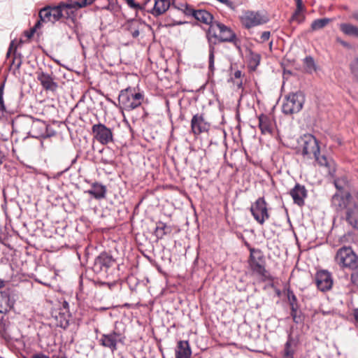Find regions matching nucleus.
Returning a JSON list of instances; mask_svg holds the SVG:
<instances>
[{
	"instance_id": "nucleus-3",
	"label": "nucleus",
	"mask_w": 358,
	"mask_h": 358,
	"mask_svg": "<svg viewBox=\"0 0 358 358\" xmlns=\"http://www.w3.org/2000/svg\"><path fill=\"white\" fill-rule=\"evenodd\" d=\"M70 10L68 3H61L58 6L44 7L39 11V21L41 23L50 22L54 24L62 19L69 18L72 12Z\"/></svg>"
},
{
	"instance_id": "nucleus-38",
	"label": "nucleus",
	"mask_w": 358,
	"mask_h": 358,
	"mask_svg": "<svg viewBox=\"0 0 358 358\" xmlns=\"http://www.w3.org/2000/svg\"><path fill=\"white\" fill-rule=\"evenodd\" d=\"M351 279L352 282L358 286V267L351 274Z\"/></svg>"
},
{
	"instance_id": "nucleus-25",
	"label": "nucleus",
	"mask_w": 358,
	"mask_h": 358,
	"mask_svg": "<svg viewBox=\"0 0 358 358\" xmlns=\"http://www.w3.org/2000/svg\"><path fill=\"white\" fill-rule=\"evenodd\" d=\"M259 127L262 134H271L272 133V122L271 118L264 114L258 117Z\"/></svg>"
},
{
	"instance_id": "nucleus-27",
	"label": "nucleus",
	"mask_w": 358,
	"mask_h": 358,
	"mask_svg": "<svg viewBox=\"0 0 358 358\" xmlns=\"http://www.w3.org/2000/svg\"><path fill=\"white\" fill-rule=\"evenodd\" d=\"M169 0H155L152 13L155 15H162L169 9Z\"/></svg>"
},
{
	"instance_id": "nucleus-41",
	"label": "nucleus",
	"mask_w": 358,
	"mask_h": 358,
	"mask_svg": "<svg viewBox=\"0 0 358 358\" xmlns=\"http://www.w3.org/2000/svg\"><path fill=\"white\" fill-rule=\"evenodd\" d=\"M0 110H5L3 96H2V90H0Z\"/></svg>"
},
{
	"instance_id": "nucleus-8",
	"label": "nucleus",
	"mask_w": 358,
	"mask_h": 358,
	"mask_svg": "<svg viewBox=\"0 0 358 358\" xmlns=\"http://www.w3.org/2000/svg\"><path fill=\"white\" fill-rule=\"evenodd\" d=\"M335 261L342 268H357V257L350 247L344 246L340 248L336 255Z\"/></svg>"
},
{
	"instance_id": "nucleus-17",
	"label": "nucleus",
	"mask_w": 358,
	"mask_h": 358,
	"mask_svg": "<svg viewBox=\"0 0 358 358\" xmlns=\"http://www.w3.org/2000/svg\"><path fill=\"white\" fill-rule=\"evenodd\" d=\"M352 196L349 192L345 193H336L331 199L332 205L337 210L346 209L352 202Z\"/></svg>"
},
{
	"instance_id": "nucleus-40",
	"label": "nucleus",
	"mask_w": 358,
	"mask_h": 358,
	"mask_svg": "<svg viewBox=\"0 0 358 358\" xmlns=\"http://www.w3.org/2000/svg\"><path fill=\"white\" fill-rule=\"evenodd\" d=\"M296 312H297V310H295L294 312L291 310V316L295 323H299V320L296 316Z\"/></svg>"
},
{
	"instance_id": "nucleus-6",
	"label": "nucleus",
	"mask_w": 358,
	"mask_h": 358,
	"mask_svg": "<svg viewBox=\"0 0 358 358\" xmlns=\"http://www.w3.org/2000/svg\"><path fill=\"white\" fill-rule=\"evenodd\" d=\"M122 323L115 322L114 329L109 334H104L101 336L99 342L100 344L109 348L112 352L117 350V344L118 343H124L125 339L124 329H120L119 326Z\"/></svg>"
},
{
	"instance_id": "nucleus-11",
	"label": "nucleus",
	"mask_w": 358,
	"mask_h": 358,
	"mask_svg": "<svg viewBox=\"0 0 358 358\" xmlns=\"http://www.w3.org/2000/svg\"><path fill=\"white\" fill-rule=\"evenodd\" d=\"M92 131L94 138L102 145H106L113 141L111 129L103 124H94L92 127Z\"/></svg>"
},
{
	"instance_id": "nucleus-45",
	"label": "nucleus",
	"mask_w": 358,
	"mask_h": 358,
	"mask_svg": "<svg viewBox=\"0 0 358 358\" xmlns=\"http://www.w3.org/2000/svg\"><path fill=\"white\" fill-rule=\"evenodd\" d=\"M354 317L357 322H358V308L355 309L354 311Z\"/></svg>"
},
{
	"instance_id": "nucleus-5",
	"label": "nucleus",
	"mask_w": 358,
	"mask_h": 358,
	"mask_svg": "<svg viewBox=\"0 0 358 358\" xmlns=\"http://www.w3.org/2000/svg\"><path fill=\"white\" fill-rule=\"evenodd\" d=\"M240 20L245 28L250 29L267 23L269 18L264 11L246 10L242 12Z\"/></svg>"
},
{
	"instance_id": "nucleus-20",
	"label": "nucleus",
	"mask_w": 358,
	"mask_h": 358,
	"mask_svg": "<svg viewBox=\"0 0 358 358\" xmlns=\"http://www.w3.org/2000/svg\"><path fill=\"white\" fill-rule=\"evenodd\" d=\"M290 194L294 200V203L299 206L304 204V199L307 196V192L304 186L296 184L290 191Z\"/></svg>"
},
{
	"instance_id": "nucleus-47",
	"label": "nucleus",
	"mask_w": 358,
	"mask_h": 358,
	"mask_svg": "<svg viewBox=\"0 0 358 358\" xmlns=\"http://www.w3.org/2000/svg\"><path fill=\"white\" fill-rule=\"evenodd\" d=\"M34 358H49L48 357L44 355H37L34 357Z\"/></svg>"
},
{
	"instance_id": "nucleus-42",
	"label": "nucleus",
	"mask_w": 358,
	"mask_h": 358,
	"mask_svg": "<svg viewBox=\"0 0 358 358\" xmlns=\"http://www.w3.org/2000/svg\"><path fill=\"white\" fill-rule=\"evenodd\" d=\"M131 34L134 38H136L139 35L138 29L131 30Z\"/></svg>"
},
{
	"instance_id": "nucleus-43",
	"label": "nucleus",
	"mask_w": 358,
	"mask_h": 358,
	"mask_svg": "<svg viewBox=\"0 0 358 358\" xmlns=\"http://www.w3.org/2000/svg\"><path fill=\"white\" fill-rule=\"evenodd\" d=\"M127 3H128V4H129L131 7H132V8H136V7H137V5H136V4H135V3H134V1H133V0H127Z\"/></svg>"
},
{
	"instance_id": "nucleus-46",
	"label": "nucleus",
	"mask_w": 358,
	"mask_h": 358,
	"mask_svg": "<svg viewBox=\"0 0 358 358\" xmlns=\"http://www.w3.org/2000/svg\"><path fill=\"white\" fill-rule=\"evenodd\" d=\"M234 76L235 78H238L241 76V71H236L235 73H234Z\"/></svg>"
},
{
	"instance_id": "nucleus-24",
	"label": "nucleus",
	"mask_w": 358,
	"mask_h": 358,
	"mask_svg": "<svg viewBox=\"0 0 358 358\" xmlns=\"http://www.w3.org/2000/svg\"><path fill=\"white\" fill-rule=\"evenodd\" d=\"M106 191L105 185L99 182H94L92 185L91 189H88L86 192L96 199H101L105 198Z\"/></svg>"
},
{
	"instance_id": "nucleus-35",
	"label": "nucleus",
	"mask_w": 358,
	"mask_h": 358,
	"mask_svg": "<svg viewBox=\"0 0 358 358\" xmlns=\"http://www.w3.org/2000/svg\"><path fill=\"white\" fill-rule=\"evenodd\" d=\"M250 64L254 67H257L260 62L261 56L259 54L250 52Z\"/></svg>"
},
{
	"instance_id": "nucleus-33",
	"label": "nucleus",
	"mask_w": 358,
	"mask_h": 358,
	"mask_svg": "<svg viewBox=\"0 0 358 358\" xmlns=\"http://www.w3.org/2000/svg\"><path fill=\"white\" fill-rule=\"evenodd\" d=\"M287 299L289 303V305L291 306V310L294 312L295 310H298V303H297V299L296 296L294 294L292 291L288 290L287 292Z\"/></svg>"
},
{
	"instance_id": "nucleus-48",
	"label": "nucleus",
	"mask_w": 358,
	"mask_h": 358,
	"mask_svg": "<svg viewBox=\"0 0 358 358\" xmlns=\"http://www.w3.org/2000/svg\"><path fill=\"white\" fill-rule=\"evenodd\" d=\"M68 324H69L68 322L66 321L65 324H64V325L61 324V326L63 327L64 328H66L68 326Z\"/></svg>"
},
{
	"instance_id": "nucleus-26",
	"label": "nucleus",
	"mask_w": 358,
	"mask_h": 358,
	"mask_svg": "<svg viewBox=\"0 0 358 358\" xmlns=\"http://www.w3.org/2000/svg\"><path fill=\"white\" fill-rule=\"evenodd\" d=\"M13 306L10 299L9 293L7 291L0 292V313H7Z\"/></svg>"
},
{
	"instance_id": "nucleus-16",
	"label": "nucleus",
	"mask_w": 358,
	"mask_h": 358,
	"mask_svg": "<svg viewBox=\"0 0 358 358\" xmlns=\"http://www.w3.org/2000/svg\"><path fill=\"white\" fill-rule=\"evenodd\" d=\"M315 283L320 291L329 290L333 285V280L330 273L327 271H318L315 275Z\"/></svg>"
},
{
	"instance_id": "nucleus-36",
	"label": "nucleus",
	"mask_w": 358,
	"mask_h": 358,
	"mask_svg": "<svg viewBox=\"0 0 358 358\" xmlns=\"http://www.w3.org/2000/svg\"><path fill=\"white\" fill-rule=\"evenodd\" d=\"M334 185L338 190L344 189L348 185V182L345 178H338L335 180Z\"/></svg>"
},
{
	"instance_id": "nucleus-30",
	"label": "nucleus",
	"mask_w": 358,
	"mask_h": 358,
	"mask_svg": "<svg viewBox=\"0 0 358 358\" xmlns=\"http://www.w3.org/2000/svg\"><path fill=\"white\" fill-rule=\"evenodd\" d=\"M341 30L346 35L358 38V27L351 24L343 23L340 26Z\"/></svg>"
},
{
	"instance_id": "nucleus-18",
	"label": "nucleus",
	"mask_w": 358,
	"mask_h": 358,
	"mask_svg": "<svg viewBox=\"0 0 358 358\" xmlns=\"http://www.w3.org/2000/svg\"><path fill=\"white\" fill-rule=\"evenodd\" d=\"M37 79L45 90L55 91L58 87L51 75L43 71H37Z\"/></svg>"
},
{
	"instance_id": "nucleus-9",
	"label": "nucleus",
	"mask_w": 358,
	"mask_h": 358,
	"mask_svg": "<svg viewBox=\"0 0 358 358\" xmlns=\"http://www.w3.org/2000/svg\"><path fill=\"white\" fill-rule=\"evenodd\" d=\"M249 265L251 270L265 280L268 277V272L265 268V261L262 252L259 250L250 249Z\"/></svg>"
},
{
	"instance_id": "nucleus-4",
	"label": "nucleus",
	"mask_w": 358,
	"mask_h": 358,
	"mask_svg": "<svg viewBox=\"0 0 358 358\" xmlns=\"http://www.w3.org/2000/svg\"><path fill=\"white\" fill-rule=\"evenodd\" d=\"M144 100V94L135 88L127 87L120 91L118 102L122 108L131 111L140 106Z\"/></svg>"
},
{
	"instance_id": "nucleus-23",
	"label": "nucleus",
	"mask_w": 358,
	"mask_h": 358,
	"mask_svg": "<svg viewBox=\"0 0 358 358\" xmlns=\"http://www.w3.org/2000/svg\"><path fill=\"white\" fill-rule=\"evenodd\" d=\"M296 343V341L291 335H289L280 358H294Z\"/></svg>"
},
{
	"instance_id": "nucleus-14",
	"label": "nucleus",
	"mask_w": 358,
	"mask_h": 358,
	"mask_svg": "<svg viewBox=\"0 0 358 358\" xmlns=\"http://www.w3.org/2000/svg\"><path fill=\"white\" fill-rule=\"evenodd\" d=\"M115 262L113 257L106 252L101 253L96 259L93 265V271L95 273H101L102 271L107 272L108 269L111 267Z\"/></svg>"
},
{
	"instance_id": "nucleus-28",
	"label": "nucleus",
	"mask_w": 358,
	"mask_h": 358,
	"mask_svg": "<svg viewBox=\"0 0 358 358\" xmlns=\"http://www.w3.org/2000/svg\"><path fill=\"white\" fill-rule=\"evenodd\" d=\"M296 2V10L292 15V20L296 21L298 23H301L305 19V16L301 15V13L305 10L302 0H294Z\"/></svg>"
},
{
	"instance_id": "nucleus-51",
	"label": "nucleus",
	"mask_w": 358,
	"mask_h": 358,
	"mask_svg": "<svg viewBox=\"0 0 358 358\" xmlns=\"http://www.w3.org/2000/svg\"><path fill=\"white\" fill-rule=\"evenodd\" d=\"M0 358H3V357H0Z\"/></svg>"
},
{
	"instance_id": "nucleus-2",
	"label": "nucleus",
	"mask_w": 358,
	"mask_h": 358,
	"mask_svg": "<svg viewBox=\"0 0 358 358\" xmlns=\"http://www.w3.org/2000/svg\"><path fill=\"white\" fill-rule=\"evenodd\" d=\"M300 146L303 156L308 157L313 156L320 166L330 167L331 160L327 159L324 155H320L319 142L314 136L305 134L301 138Z\"/></svg>"
},
{
	"instance_id": "nucleus-7",
	"label": "nucleus",
	"mask_w": 358,
	"mask_h": 358,
	"mask_svg": "<svg viewBox=\"0 0 358 358\" xmlns=\"http://www.w3.org/2000/svg\"><path fill=\"white\" fill-rule=\"evenodd\" d=\"M305 98L300 92L287 95L282 103V110L285 115L299 113L303 108Z\"/></svg>"
},
{
	"instance_id": "nucleus-37",
	"label": "nucleus",
	"mask_w": 358,
	"mask_h": 358,
	"mask_svg": "<svg viewBox=\"0 0 358 358\" xmlns=\"http://www.w3.org/2000/svg\"><path fill=\"white\" fill-rule=\"evenodd\" d=\"M41 26V22L38 21L35 26L28 32L26 33V36L28 38H30L34 35V32L36 31V29L39 28Z\"/></svg>"
},
{
	"instance_id": "nucleus-19",
	"label": "nucleus",
	"mask_w": 358,
	"mask_h": 358,
	"mask_svg": "<svg viewBox=\"0 0 358 358\" xmlns=\"http://www.w3.org/2000/svg\"><path fill=\"white\" fill-rule=\"evenodd\" d=\"M187 14H191L198 21L206 24H213V15L205 10H194L192 8L187 9Z\"/></svg>"
},
{
	"instance_id": "nucleus-22",
	"label": "nucleus",
	"mask_w": 358,
	"mask_h": 358,
	"mask_svg": "<svg viewBox=\"0 0 358 358\" xmlns=\"http://www.w3.org/2000/svg\"><path fill=\"white\" fill-rule=\"evenodd\" d=\"M192 350L187 341H180L176 349V358H190Z\"/></svg>"
},
{
	"instance_id": "nucleus-13",
	"label": "nucleus",
	"mask_w": 358,
	"mask_h": 358,
	"mask_svg": "<svg viewBox=\"0 0 358 358\" xmlns=\"http://www.w3.org/2000/svg\"><path fill=\"white\" fill-rule=\"evenodd\" d=\"M210 124L204 118L203 114L196 113L191 120V130L194 136H199L201 133L208 132Z\"/></svg>"
},
{
	"instance_id": "nucleus-15",
	"label": "nucleus",
	"mask_w": 358,
	"mask_h": 358,
	"mask_svg": "<svg viewBox=\"0 0 358 358\" xmlns=\"http://www.w3.org/2000/svg\"><path fill=\"white\" fill-rule=\"evenodd\" d=\"M211 25H215V30L217 29L220 34L217 35L220 42H233L236 39V34L229 27L222 23L215 22Z\"/></svg>"
},
{
	"instance_id": "nucleus-32",
	"label": "nucleus",
	"mask_w": 358,
	"mask_h": 358,
	"mask_svg": "<svg viewBox=\"0 0 358 358\" xmlns=\"http://www.w3.org/2000/svg\"><path fill=\"white\" fill-rule=\"evenodd\" d=\"M94 0H77L68 3L70 9L80 8L91 4Z\"/></svg>"
},
{
	"instance_id": "nucleus-39",
	"label": "nucleus",
	"mask_w": 358,
	"mask_h": 358,
	"mask_svg": "<svg viewBox=\"0 0 358 358\" xmlns=\"http://www.w3.org/2000/svg\"><path fill=\"white\" fill-rule=\"evenodd\" d=\"M270 36V31H264L261 35V39L262 40V41H266L269 39Z\"/></svg>"
},
{
	"instance_id": "nucleus-21",
	"label": "nucleus",
	"mask_w": 358,
	"mask_h": 358,
	"mask_svg": "<svg viewBox=\"0 0 358 358\" xmlns=\"http://www.w3.org/2000/svg\"><path fill=\"white\" fill-rule=\"evenodd\" d=\"M17 48L14 45V41H11L6 57H8L12 52H13V58L12 59L10 68H13L14 71L19 70L22 65V55L20 53H17L16 50Z\"/></svg>"
},
{
	"instance_id": "nucleus-50",
	"label": "nucleus",
	"mask_w": 358,
	"mask_h": 358,
	"mask_svg": "<svg viewBox=\"0 0 358 358\" xmlns=\"http://www.w3.org/2000/svg\"><path fill=\"white\" fill-rule=\"evenodd\" d=\"M355 63H356V64H357V65H358V58H357V59H356V60H355Z\"/></svg>"
},
{
	"instance_id": "nucleus-44",
	"label": "nucleus",
	"mask_w": 358,
	"mask_h": 358,
	"mask_svg": "<svg viewBox=\"0 0 358 358\" xmlns=\"http://www.w3.org/2000/svg\"><path fill=\"white\" fill-rule=\"evenodd\" d=\"M352 18L358 21V11H355L352 14Z\"/></svg>"
},
{
	"instance_id": "nucleus-34",
	"label": "nucleus",
	"mask_w": 358,
	"mask_h": 358,
	"mask_svg": "<svg viewBox=\"0 0 358 358\" xmlns=\"http://www.w3.org/2000/svg\"><path fill=\"white\" fill-rule=\"evenodd\" d=\"M306 69L308 72L312 73L316 70V66L313 58L310 56L306 57L303 59Z\"/></svg>"
},
{
	"instance_id": "nucleus-1",
	"label": "nucleus",
	"mask_w": 358,
	"mask_h": 358,
	"mask_svg": "<svg viewBox=\"0 0 358 358\" xmlns=\"http://www.w3.org/2000/svg\"><path fill=\"white\" fill-rule=\"evenodd\" d=\"M16 129L20 131L27 134L29 136L35 138H48V125L45 122L34 119L31 116H24L17 119L15 122Z\"/></svg>"
},
{
	"instance_id": "nucleus-31",
	"label": "nucleus",
	"mask_w": 358,
	"mask_h": 358,
	"mask_svg": "<svg viewBox=\"0 0 358 358\" xmlns=\"http://www.w3.org/2000/svg\"><path fill=\"white\" fill-rule=\"evenodd\" d=\"M331 21L329 18H321L314 20L310 26V31H315L325 27Z\"/></svg>"
},
{
	"instance_id": "nucleus-49",
	"label": "nucleus",
	"mask_w": 358,
	"mask_h": 358,
	"mask_svg": "<svg viewBox=\"0 0 358 358\" xmlns=\"http://www.w3.org/2000/svg\"><path fill=\"white\" fill-rule=\"evenodd\" d=\"M3 286V281L0 280V288Z\"/></svg>"
},
{
	"instance_id": "nucleus-10",
	"label": "nucleus",
	"mask_w": 358,
	"mask_h": 358,
	"mask_svg": "<svg viewBox=\"0 0 358 358\" xmlns=\"http://www.w3.org/2000/svg\"><path fill=\"white\" fill-rule=\"evenodd\" d=\"M250 212L255 220L260 224H263L269 217L266 203L263 197L259 198L251 206Z\"/></svg>"
},
{
	"instance_id": "nucleus-12",
	"label": "nucleus",
	"mask_w": 358,
	"mask_h": 358,
	"mask_svg": "<svg viewBox=\"0 0 358 358\" xmlns=\"http://www.w3.org/2000/svg\"><path fill=\"white\" fill-rule=\"evenodd\" d=\"M206 38L209 48L208 69L211 73H213L215 70V45L217 44V40L218 41L217 34H216V30H215V25H210V28L206 34Z\"/></svg>"
},
{
	"instance_id": "nucleus-29",
	"label": "nucleus",
	"mask_w": 358,
	"mask_h": 358,
	"mask_svg": "<svg viewBox=\"0 0 358 358\" xmlns=\"http://www.w3.org/2000/svg\"><path fill=\"white\" fill-rule=\"evenodd\" d=\"M170 231V228L164 222L159 221L156 224L154 234L158 239H161Z\"/></svg>"
}]
</instances>
